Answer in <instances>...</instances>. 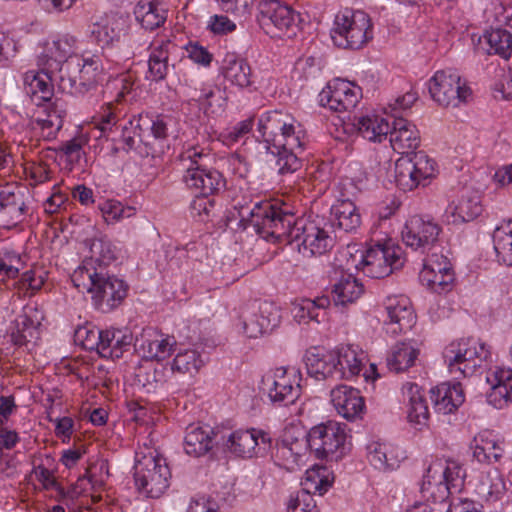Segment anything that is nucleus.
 I'll return each mask as SVG.
<instances>
[{
    "mask_svg": "<svg viewBox=\"0 0 512 512\" xmlns=\"http://www.w3.org/2000/svg\"><path fill=\"white\" fill-rule=\"evenodd\" d=\"M241 221L246 222L263 239L287 242L304 256H320L327 253L334 244L333 238L316 220L294 219L292 213L269 202H261L250 210L240 211Z\"/></svg>",
    "mask_w": 512,
    "mask_h": 512,
    "instance_id": "1",
    "label": "nucleus"
},
{
    "mask_svg": "<svg viewBox=\"0 0 512 512\" xmlns=\"http://www.w3.org/2000/svg\"><path fill=\"white\" fill-rule=\"evenodd\" d=\"M210 159L211 154L207 149L194 145L184 149L177 159L184 173V183L204 195H212L225 188L222 174L207 167Z\"/></svg>",
    "mask_w": 512,
    "mask_h": 512,
    "instance_id": "2",
    "label": "nucleus"
},
{
    "mask_svg": "<svg viewBox=\"0 0 512 512\" xmlns=\"http://www.w3.org/2000/svg\"><path fill=\"white\" fill-rule=\"evenodd\" d=\"M258 131L269 148L303 152L308 143L303 126L280 111L263 114L258 121Z\"/></svg>",
    "mask_w": 512,
    "mask_h": 512,
    "instance_id": "3",
    "label": "nucleus"
},
{
    "mask_svg": "<svg viewBox=\"0 0 512 512\" xmlns=\"http://www.w3.org/2000/svg\"><path fill=\"white\" fill-rule=\"evenodd\" d=\"M134 479L140 491L151 498L160 497L169 486L171 476L165 459L159 452L144 444L136 452Z\"/></svg>",
    "mask_w": 512,
    "mask_h": 512,
    "instance_id": "4",
    "label": "nucleus"
},
{
    "mask_svg": "<svg viewBox=\"0 0 512 512\" xmlns=\"http://www.w3.org/2000/svg\"><path fill=\"white\" fill-rule=\"evenodd\" d=\"M489 355L486 345L473 338L453 341L443 352L449 373L456 380L472 376Z\"/></svg>",
    "mask_w": 512,
    "mask_h": 512,
    "instance_id": "5",
    "label": "nucleus"
},
{
    "mask_svg": "<svg viewBox=\"0 0 512 512\" xmlns=\"http://www.w3.org/2000/svg\"><path fill=\"white\" fill-rule=\"evenodd\" d=\"M102 73L103 67L98 57L75 58L63 65L56 83L62 92L84 95L97 87Z\"/></svg>",
    "mask_w": 512,
    "mask_h": 512,
    "instance_id": "6",
    "label": "nucleus"
},
{
    "mask_svg": "<svg viewBox=\"0 0 512 512\" xmlns=\"http://www.w3.org/2000/svg\"><path fill=\"white\" fill-rule=\"evenodd\" d=\"M306 438L308 447L319 459L337 461L349 450L346 425L336 421L312 427Z\"/></svg>",
    "mask_w": 512,
    "mask_h": 512,
    "instance_id": "7",
    "label": "nucleus"
},
{
    "mask_svg": "<svg viewBox=\"0 0 512 512\" xmlns=\"http://www.w3.org/2000/svg\"><path fill=\"white\" fill-rule=\"evenodd\" d=\"M73 285L82 293H89L94 304L108 311L117 307L127 295L126 283L109 271L97 272V275H91L88 281H77L75 274L71 275Z\"/></svg>",
    "mask_w": 512,
    "mask_h": 512,
    "instance_id": "8",
    "label": "nucleus"
},
{
    "mask_svg": "<svg viewBox=\"0 0 512 512\" xmlns=\"http://www.w3.org/2000/svg\"><path fill=\"white\" fill-rule=\"evenodd\" d=\"M258 22L272 38H292L300 31L299 14L278 0L259 3Z\"/></svg>",
    "mask_w": 512,
    "mask_h": 512,
    "instance_id": "9",
    "label": "nucleus"
},
{
    "mask_svg": "<svg viewBox=\"0 0 512 512\" xmlns=\"http://www.w3.org/2000/svg\"><path fill=\"white\" fill-rule=\"evenodd\" d=\"M369 16L362 11H344L336 15L331 37L342 48L359 49L372 38Z\"/></svg>",
    "mask_w": 512,
    "mask_h": 512,
    "instance_id": "10",
    "label": "nucleus"
},
{
    "mask_svg": "<svg viewBox=\"0 0 512 512\" xmlns=\"http://www.w3.org/2000/svg\"><path fill=\"white\" fill-rule=\"evenodd\" d=\"M395 183L403 191H411L435 176L436 162L425 152L400 157L395 162Z\"/></svg>",
    "mask_w": 512,
    "mask_h": 512,
    "instance_id": "11",
    "label": "nucleus"
},
{
    "mask_svg": "<svg viewBox=\"0 0 512 512\" xmlns=\"http://www.w3.org/2000/svg\"><path fill=\"white\" fill-rule=\"evenodd\" d=\"M301 381V372L295 367H279L272 376L263 380V390L272 403L286 406L293 404L301 395Z\"/></svg>",
    "mask_w": 512,
    "mask_h": 512,
    "instance_id": "12",
    "label": "nucleus"
},
{
    "mask_svg": "<svg viewBox=\"0 0 512 512\" xmlns=\"http://www.w3.org/2000/svg\"><path fill=\"white\" fill-rule=\"evenodd\" d=\"M432 99L443 107H456L470 95V88L461 80L456 70L437 71L429 80Z\"/></svg>",
    "mask_w": 512,
    "mask_h": 512,
    "instance_id": "13",
    "label": "nucleus"
},
{
    "mask_svg": "<svg viewBox=\"0 0 512 512\" xmlns=\"http://www.w3.org/2000/svg\"><path fill=\"white\" fill-rule=\"evenodd\" d=\"M402 249L394 244H376L362 259V270L371 278H384L403 266Z\"/></svg>",
    "mask_w": 512,
    "mask_h": 512,
    "instance_id": "14",
    "label": "nucleus"
},
{
    "mask_svg": "<svg viewBox=\"0 0 512 512\" xmlns=\"http://www.w3.org/2000/svg\"><path fill=\"white\" fill-rule=\"evenodd\" d=\"M279 322L278 307L268 301H254L242 313L243 332L249 338H258L271 332Z\"/></svg>",
    "mask_w": 512,
    "mask_h": 512,
    "instance_id": "15",
    "label": "nucleus"
},
{
    "mask_svg": "<svg viewBox=\"0 0 512 512\" xmlns=\"http://www.w3.org/2000/svg\"><path fill=\"white\" fill-rule=\"evenodd\" d=\"M30 198V192L24 185L10 183L1 187L0 223L6 227L21 223L28 212Z\"/></svg>",
    "mask_w": 512,
    "mask_h": 512,
    "instance_id": "16",
    "label": "nucleus"
},
{
    "mask_svg": "<svg viewBox=\"0 0 512 512\" xmlns=\"http://www.w3.org/2000/svg\"><path fill=\"white\" fill-rule=\"evenodd\" d=\"M362 96L359 86L348 80L336 78L328 82L319 94V103L335 112L353 109Z\"/></svg>",
    "mask_w": 512,
    "mask_h": 512,
    "instance_id": "17",
    "label": "nucleus"
},
{
    "mask_svg": "<svg viewBox=\"0 0 512 512\" xmlns=\"http://www.w3.org/2000/svg\"><path fill=\"white\" fill-rule=\"evenodd\" d=\"M76 45L77 39L73 35L56 36L45 43L43 52L38 56L37 65L55 73L54 79L57 80L63 65L73 59Z\"/></svg>",
    "mask_w": 512,
    "mask_h": 512,
    "instance_id": "18",
    "label": "nucleus"
},
{
    "mask_svg": "<svg viewBox=\"0 0 512 512\" xmlns=\"http://www.w3.org/2000/svg\"><path fill=\"white\" fill-rule=\"evenodd\" d=\"M117 260V249L115 245L104 238L93 240L90 246V256L86 257L82 264L74 270L77 281H88L91 275L97 272L108 271V266ZM85 285V283H82Z\"/></svg>",
    "mask_w": 512,
    "mask_h": 512,
    "instance_id": "19",
    "label": "nucleus"
},
{
    "mask_svg": "<svg viewBox=\"0 0 512 512\" xmlns=\"http://www.w3.org/2000/svg\"><path fill=\"white\" fill-rule=\"evenodd\" d=\"M387 319L384 321L388 333L398 335L410 331L417 321V315L410 299L405 295L389 296L385 300Z\"/></svg>",
    "mask_w": 512,
    "mask_h": 512,
    "instance_id": "20",
    "label": "nucleus"
},
{
    "mask_svg": "<svg viewBox=\"0 0 512 512\" xmlns=\"http://www.w3.org/2000/svg\"><path fill=\"white\" fill-rule=\"evenodd\" d=\"M440 231L437 223L414 215L407 220L402 230V240L413 250L424 252L437 241Z\"/></svg>",
    "mask_w": 512,
    "mask_h": 512,
    "instance_id": "21",
    "label": "nucleus"
},
{
    "mask_svg": "<svg viewBox=\"0 0 512 512\" xmlns=\"http://www.w3.org/2000/svg\"><path fill=\"white\" fill-rule=\"evenodd\" d=\"M420 279L436 293L450 291L454 282V272L449 259L443 255H432L424 264Z\"/></svg>",
    "mask_w": 512,
    "mask_h": 512,
    "instance_id": "22",
    "label": "nucleus"
},
{
    "mask_svg": "<svg viewBox=\"0 0 512 512\" xmlns=\"http://www.w3.org/2000/svg\"><path fill=\"white\" fill-rule=\"evenodd\" d=\"M43 319L44 314L36 304L25 305L14 320V328L11 333L13 343L23 346L36 342L39 339V327Z\"/></svg>",
    "mask_w": 512,
    "mask_h": 512,
    "instance_id": "23",
    "label": "nucleus"
},
{
    "mask_svg": "<svg viewBox=\"0 0 512 512\" xmlns=\"http://www.w3.org/2000/svg\"><path fill=\"white\" fill-rule=\"evenodd\" d=\"M330 396L334 408L345 419L356 420L363 416L365 401L358 389L342 384L332 389Z\"/></svg>",
    "mask_w": 512,
    "mask_h": 512,
    "instance_id": "24",
    "label": "nucleus"
},
{
    "mask_svg": "<svg viewBox=\"0 0 512 512\" xmlns=\"http://www.w3.org/2000/svg\"><path fill=\"white\" fill-rule=\"evenodd\" d=\"M271 438L268 433L263 430L249 429L236 430L232 432L226 443V448L236 456L252 457L256 453V448L270 444Z\"/></svg>",
    "mask_w": 512,
    "mask_h": 512,
    "instance_id": "25",
    "label": "nucleus"
},
{
    "mask_svg": "<svg viewBox=\"0 0 512 512\" xmlns=\"http://www.w3.org/2000/svg\"><path fill=\"white\" fill-rule=\"evenodd\" d=\"M389 130L392 149L399 154H408L418 148L420 134L414 124L404 118H396Z\"/></svg>",
    "mask_w": 512,
    "mask_h": 512,
    "instance_id": "26",
    "label": "nucleus"
},
{
    "mask_svg": "<svg viewBox=\"0 0 512 512\" xmlns=\"http://www.w3.org/2000/svg\"><path fill=\"white\" fill-rule=\"evenodd\" d=\"M491 385L487 401L493 407L502 409L512 403V369L496 368L488 376Z\"/></svg>",
    "mask_w": 512,
    "mask_h": 512,
    "instance_id": "27",
    "label": "nucleus"
},
{
    "mask_svg": "<svg viewBox=\"0 0 512 512\" xmlns=\"http://www.w3.org/2000/svg\"><path fill=\"white\" fill-rule=\"evenodd\" d=\"M431 401L438 413L444 415L454 413L465 400L461 383H441L430 391Z\"/></svg>",
    "mask_w": 512,
    "mask_h": 512,
    "instance_id": "28",
    "label": "nucleus"
},
{
    "mask_svg": "<svg viewBox=\"0 0 512 512\" xmlns=\"http://www.w3.org/2000/svg\"><path fill=\"white\" fill-rule=\"evenodd\" d=\"M473 457L480 463L498 462L504 453L505 442L492 431L479 432L471 443Z\"/></svg>",
    "mask_w": 512,
    "mask_h": 512,
    "instance_id": "29",
    "label": "nucleus"
},
{
    "mask_svg": "<svg viewBox=\"0 0 512 512\" xmlns=\"http://www.w3.org/2000/svg\"><path fill=\"white\" fill-rule=\"evenodd\" d=\"M336 378L350 379L360 373L365 355L353 345L341 346L333 351Z\"/></svg>",
    "mask_w": 512,
    "mask_h": 512,
    "instance_id": "30",
    "label": "nucleus"
},
{
    "mask_svg": "<svg viewBox=\"0 0 512 512\" xmlns=\"http://www.w3.org/2000/svg\"><path fill=\"white\" fill-rule=\"evenodd\" d=\"M55 73L49 72L45 67H40V72L28 71L24 74V89L33 101L51 100L53 86L57 85L54 79Z\"/></svg>",
    "mask_w": 512,
    "mask_h": 512,
    "instance_id": "31",
    "label": "nucleus"
},
{
    "mask_svg": "<svg viewBox=\"0 0 512 512\" xmlns=\"http://www.w3.org/2000/svg\"><path fill=\"white\" fill-rule=\"evenodd\" d=\"M481 212L482 207L478 193L469 189H463L460 197L451 202L446 209V213L450 215L453 223L471 221Z\"/></svg>",
    "mask_w": 512,
    "mask_h": 512,
    "instance_id": "32",
    "label": "nucleus"
},
{
    "mask_svg": "<svg viewBox=\"0 0 512 512\" xmlns=\"http://www.w3.org/2000/svg\"><path fill=\"white\" fill-rule=\"evenodd\" d=\"M214 436V431L208 426L189 425L183 442L185 453L193 457L207 454L213 447Z\"/></svg>",
    "mask_w": 512,
    "mask_h": 512,
    "instance_id": "33",
    "label": "nucleus"
},
{
    "mask_svg": "<svg viewBox=\"0 0 512 512\" xmlns=\"http://www.w3.org/2000/svg\"><path fill=\"white\" fill-rule=\"evenodd\" d=\"M476 50L508 59L512 53V35L507 30L499 28L487 31L479 37Z\"/></svg>",
    "mask_w": 512,
    "mask_h": 512,
    "instance_id": "34",
    "label": "nucleus"
},
{
    "mask_svg": "<svg viewBox=\"0 0 512 512\" xmlns=\"http://www.w3.org/2000/svg\"><path fill=\"white\" fill-rule=\"evenodd\" d=\"M430 466H437L438 475L446 485H439L435 492L436 498H447L449 494L460 492L464 487L466 472L456 461L449 460L443 468L441 463H434Z\"/></svg>",
    "mask_w": 512,
    "mask_h": 512,
    "instance_id": "35",
    "label": "nucleus"
},
{
    "mask_svg": "<svg viewBox=\"0 0 512 512\" xmlns=\"http://www.w3.org/2000/svg\"><path fill=\"white\" fill-rule=\"evenodd\" d=\"M150 47L152 49L148 60L147 78L152 81L164 80L169 70L170 48L173 44L169 40H154Z\"/></svg>",
    "mask_w": 512,
    "mask_h": 512,
    "instance_id": "36",
    "label": "nucleus"
},
{
    "mask_svg": "<svg viewBox=\"0 0 512 512\" xmlns=\"http://www.w3.org/2000/svg\"><path fill=\"white\" fill-rule=\"evenodd\" d=\"M305 363L308 374L316 380H324L328 377L336 378V366L333 351H324L319 348H311L306 352Z\"/></svg>",
    "mask_w": 512,
    "mask_h": 512,
    "instance_id": "37",
    "label": "nucleus"
},
{
    "mask_svg": "<svg viewBox=\"0 0 512 512\" xmlns=\"http://www.w3.org/2000/svg\"><path fill=\"white\" fill-rule=\"evenodd\" d=\"M364 293L363 284L352 274L341 272L332 286V299L335 305L354 303Z\"/></svg>",
    "mask_w": 512,
    "mask_h": 512,
    "instance_id": "38",
    "label": "nucleus"
},
{
    "mask_svg": "<svg viewBox=\"0 0 512 512\" xmlns=\"http://www.w3.org/2000/svg\"><path fill=\"white\" fill-rule=\"evenodd\" d=\"M330 298L328 296L317 297L314 300L302 299L294 303L292 313L294 319L298 323H308L315 321L321 323L325 320L326 309L330 306Z\"/></svg>",
    "mask_w": 512,
    "mask_h": 512,
    "instance_id": "39",
    "label": "nucleus"
},
{
    "mask_svg": "<svg viewBox=\"0 0 512 512\" xmlns=\"http://www.w3.org/2000/svg\"><path fill=\"white\" fill-rule=\"evenodd\" d=\"M418 355L419 348L414 340L398 342L387 357V366L390 371L404 372L415 364Z\"/></svg>",
    "mask_w": 512,
    "mask_h": 512,
    "instance_id": "40",
    "label": "nucleus"
},
{
    "mask_svg": "<svg viewBox=\"0 0 512 512\" xmlns=\"http://www.w3.org/2000/svg\"><path fill=\"white\" fill-rule=\"evenodd\" d=\"M134 15L144 29L154 30L165 23L167 10L157 1L140 0L134 8Z\"/></svg>",
    "mask_w": 512,
    "mask_h": 512,
    "instance_id": "41",
    "label": "nucleus"
},
{
    "mask_svg": "<svg viewBox=\"0 0 512 512\" xmlns=\"http://www.w3.org/2000/svg\"><path fill=\"white\" fill-rule=\"evenodd\" d=\"M131 341V334L122 330H103L99 355L103 358L118 359L122 356L124 350L130 346Z\"/></svg>",
    "mask_w": 512,
    "mask_h": 512,
    "instance_id": "42",
    "label": "nucleus"
},
{
    "mask_svg": "<svg viewBox=\"0 0 512 512\" xmlns=\"http://www.w3.org/2000/svg\"><path fill=\"white\" fill-rule=\"evenodd\" d=\"M354 125L359 134L372 142H382L386 139L390 130V124L379 115H366L355 118Z\"/></svg>",
    "mask_w": 512,
    "mask_h": 512,
    "instance_id": "43",
    "label": "nucleus"
},
{
    "mask_svg": "<svg viewBox=\"0 0 512 512\" xmlns=\"http://www.w3.org/2000/svg\"><path fill=\"white\" fill-rule=\"evenodd\" d=\"M224 63L223 76L231 85L243 89L252 84L251 67L245 59L231 56Z\"/></svg>",
    "mask_w": 512,
    "mask_h": 512,
    "instance_id": "44",
    "label": "nucleus"
},
{
    "mask_svg": "<svg viewBox=\"0 0 512 512\" xmlns=\"http://www.w3.org/2000/svg\"><path fill=\"white\" fill-rule=\"evenodd\" d=\"M493 243L498 262L512 266V219L503 221L495 228Z\"/></svg>",
    "mask_w": 512,
    "mask_h": 512,
    "instance_id": "45",
    "label": "nucleus"
},
{
    "mask_svg": "<svg viewBox=\"0 0 512 512\" xmlns=\"http://www.w3.org/2000/svg\"><path fill=\"white\" fill-rule=\"evenodd\" d=\"M335 224L345 232H354L361 225V215L350 200L339 201L332 207Z\"/></svg>",
    "mask_w": 512,
    "mask_h": 512,
    "instance_id": "46",
    "label": "nucleus"
},
{
    "mask_svg": "<svg viewBox=\"0 0 512 512\" xmlns=\"http://www.w3.org/2000/svg\"><path fill=\"white\" fill-rule=\"evenodd\" d=\"M331 472L325 466L315 465L305 472L301 481L302 490L300 493H308L313 496L315 493L322 495L331 486Z\"/></svg>",
    "mask_w": 512,
    "mask_h": 512,
    "instance_id": "47",
    "label": "nucleus"
},
{
    "mask_svg": "<svg viewBox=\"0 0 512 512\" xmlns=\"http://www.w3.org/2000/svg\"><path fill=\"white\" fill-rule=\"evenodd\" d=\"M123 26L124 21L121 18L115 15L108 16L100 22L93 24L91 34L97 43L104 47L119 39Z\"/></svg>",
    "mask_w": 512,
    "mask_h": 512,
    "instance_id": "48",
    "label": "nucleus"
},
{
    "mask_svg": "<svg viewBox=\"0 0 512 512\" xmlns=\"http://www.w3.org/2000/svg\"><path fill=\"white\" fill-rule=\"evenodd\" d=\"M176 346L172 336L160 335L154 339H146L141 344V350L147 359L163 361L170 357Z\"/></svg>",
    "mask_w": 512,
    "mask_h": 512,
    "instance_id": "49",
    "label": "nucleus"
},
{
    "mask_svg": "<svg viewBox=\"0 0 512 512\" xmlns=\"http://www.w3.org/2000/svg\"><path fill=\"white\" fill-rule=\"evenodd\" d=\"M409 407L407 417L409 422L424 425L429 417V410L421 389L416 384H409Z\"/></svg>",
    "mask_w": 512,
    "mask_h": 512,
    "instance_id": "50",
    "label": "nucleus"
},
{
    "mask_svg": "<svg viewBox=\"0 0 512 512\" xmlns=\"http://www.w3.org/2000/svg\"><path fill=\"white\" fill-rule=\"evenodd\" d=\"M129 124L140 132L150 131L155 139L162 140L168 136L167 122L160 116L152 118L147 114L134 115L129 119Z\"/></svg>",
    "mask_w": 512,
    "mask_h": 512,
    "instance_id": "51",
    "label": "nucleus"
},
{
    "mask_svg": "<svg viewBox=\"0 0 512 512\" xmlns=\"http://www.w3.org/2000/svg\"><path fill=\"white\" fill-rule=\"evenodd\" d=\"M271 153L276 156L278 173L282 177L292 176L302 168L301 155L303 152L290 151L286 149L270 148Z\"/></svg>",
    "mask_w": 512,
    "mask_h": 512,
    "instance_id": "52",
    "label": "nucleus"
},
{
    "mask_svg": "<svg viewBox=\"0 0 512 512\" xmlns=\"http://www.w3.org/2000/svg\"><path fill=\"white\" fill-rule=\"evenodd\" d=\"M204 365V361L200 353L195 349H185L176 354L172 370L182 373L193 375L197 373Z\"/></svg>",
    "mask_w": 512,
    "mask_h": 512,
    "instance_id": "53",
    "label": "nucleus"
},
{
    "mask_svg": "<svg viewBox=\"0 0 512 512\" xmlns=\"http://www.w3.org/2000/svg\"><path fill=\"white\" fill-rule=\"evenodd\" d=\"M505 483L497 470L487 472L482 477L478 487V494L487 501L496 500L502 494Z\"/></svg>",
    "mask_w": 512,
    "mask_h": 512,
    "instance_id": "54",
    "label": "nucleus"
},
{
    "mask_svg": "<svg viewBox=\"0 0 512 512\" xmlns=\"http://www.w3.org/2000/svg\"><path fill=\"white\" fill-rule=\"evenodd\" d=\"M99 209L106 223H114L122 218H129L135 214V208L125 207L117 200H106L99 205Z\"/></svg>",
    "mask_w": 512,
    "mask_h": 512,
    "instance_id": "55",
    "label": "nucleus"
},
{
    "mask_svg": "<svg viewBox=\"0 0 512 512\" xmlns=\"http://www.w3.org/2000/svg\"><path fill=\"white\" fill-rule=\"evenodd\" d=\"M296 444L289 443L287 440H283L277 444L274 457L279 466L293 470L298 465L301 458V454L297 451Z\"/></svg>",
    "mask_w": 512,
    "mask_h": 512,
    "instance_id": "56",
    "label": "nucleus"
},
{
    "mask_svg": "<svg viewBox=\"0 0 512 512\" xmlns=\"http://www.w3.org/2000/svg\"><path fill=\"white\" fill-rule=\"evenodd\" d=\"M368 459L370 463L377 469L393 468L396 461L389 457V446L384 443L372 442L368 445Z\"/></svg>",
    "mask_w": 512,
    "mask_h": 512,
    "instance_id": "57",
    "label": "nucleus"
},
{
    "mask_svg": "<svg viewBox=\"0 0 512 512\" xmlns=\"http://www.w3.org/2000/svg\"><path fill=\"white\" fill-rule=\"evenodd\" d=\"M102 331L97 328H89L88 326L79 327L75 331V341L84 349L89 351H97L101 344Z\"/></svg>",
    "mask_w": 512,
    "mask_h": 512,
    "instance_id": "58",
    "label": "nucleus"
},
{
    "mask_svg": "<svg viewBox=\"0 0 512 512\" xmlns=\"http://www.w3.org/2000/svg\"><path fill=\"white\" fill-rule=\"evenodd\" d=\"M437 473V466H429L421 486L423 497L427 498V500H432L433 502H441L446 499L436 498L437 494L435 492L438 491V486L446 485Z\"/></svg>",
    "mask_w": 512,
    "mask_h": 512,
    "instance_id": "59",
    "label": "nucleus"
},
{
    "mask_svg": "<svg viewBox=\"0 0 512 512\" xmlns=\"http://www.w3.org/2000/svg\"><path fill=\"white\" fill-rule=\"evenodd\" d=\"M287 512H319V510L312 495L299 492L289 500Z\"/></svg>",
    "mask_w": 512,
    "mask_h": 512,
    "instance_id": "60",
    "label": "nucleus"
},
{
    "mask_svg": "<svg viewBox=\"0 0 512 512\" xmlns=\"http://www.w3.org/2000/svg\"><path fill=\"white\" fill-rule=\"evenodd\" d=\"M25 173L34 185H38L49 181L52 171L45 162H30L25 167Z\"/></svg>",
    "mask_w": 512,
    "mask_h": 512,
    "instance_id": "61",
    "label": "nucleus"
},
{
    "mask_svg": "<svg viewBox=\"0 0 512 512\" xmlns=\"http://www.w3.org/2000/svg\"><path fill=\"white\" fill-rule=\"evenodd\" d=\"M17 52V42L8 34L0 32V67H8Z\"/></svg>",
    "mask_w": 512,
    "mask_h": 512,
    "instance_id": "62",
    "label": "nucleus"
},
{
    "mask_svg": "<svg viewBox=\"0 0 512 512\" xmlns=\"http://www.w3.org/2000/svg\"><path fill=\"white\" fill-rule=\"evenodd\" d=\"M19 255L13 252H0V276L3 278H15L19 273Z\"/></svg>",
    "mask_w": 512,
    "mask_h": 512,
    "instance_id": "63",
    "label": "nucleus"
},
{
    "mask_svg": "<svg viewBox=\"0 0 512 512\" xmlns=\"http://www.w3.org/2000/svg\"><path fill=\"white\" fill-rule=\"evenodd\" d=\"M208 196L204 194L196 196L190 204L192 216L199 218L200 221H205L215 206V201Z\"/></svg>",
    "mask_w": 512,
    "mask_h": 512,
    "instance_id": "64",
    "label": "nucleus"
}]
</instances>
